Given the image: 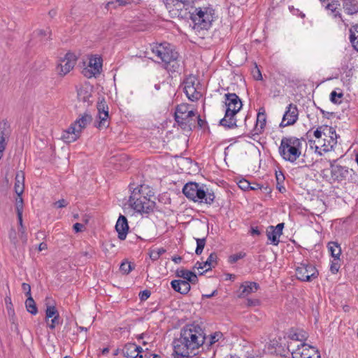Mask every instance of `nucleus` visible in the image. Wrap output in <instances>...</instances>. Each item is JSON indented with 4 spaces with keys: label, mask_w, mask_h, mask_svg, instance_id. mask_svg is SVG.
Listing matches in <instances>:
<instances>
[{
    "label": "nucleus",
    "mask_w": 358,
    "mask_h": 358,
    "mask_svg": "<svg viewBox=\"0 0 358 358\" xmlns=\"http://www.w3.org/2000/svg\"><path fill=\"white\" fill-rule=\"evenodd\" d=\"M59 313L54 306H48L45 310V318L46 320H48L50 318L55 317V316H58Z\"/></svg>",
    "instance_id": "40"
},
{
    "label": "nucleus",
    "mask_w": 358,
    "mask_h": 358,
    "mask_svg": "<svg viewBox=\"0 0 358 358\" xmlns=\"http://www.w3.org/2000/svg\"><path fill=\"white\" fill-rule=\"evenodd\" d=\"M337 159L330 161L331 182L342 183L352 181L355 172L352 169L336 164Z\"/></svg>",
    "instance_id": "9"
},
{
    "label": "nucleus",
    "mask_w": 358,
    "mask_h": 358,
    "mask_svg": "<svg viewBox=\"0 0 358 358\" xmlns=\"http://www.w3.org/2000/svg\"><path fill=\"white\" fill-rule=\"evenodd\" d=\"M150 294H151L150 292L147 289L141 291L139 293V298L141 301H145L146 299H148L150 297Z\"/></svg>",
    "instance_id": "53"
},
{
    "label": "nucleus",
    "mask_w": 358,
    "mask_h": 358,
    "mask_svg": "<svg viewBox=\"0 0 358 358\" xmlns=\"http://www.w3.org/2000/svg\"><path fill=\"white\" fill-rule=\"evenodd\" d=\"M289 338L294 341H302L303 339L300 337V335L298 333L290 334Z\"/></svg>",
    "instance_id": "61"
},
{
    "label": "nucleus",
    "mask_w": 358,
    "mask_h": 358,
    "mask_svg": "<svg viewBox=\"0 0 358 358\" xmlns=\"http://www.w3.org/2000/svg\"><path fill=\"white\" fill-rule=\"evenodd\" d=\"M143 351L141 346L135 343H129L124 345L122 350V353L127 358H143V355L140 353Z\"/></svg>",
    "instance_id": "20"
},
{
    "label": "nucleus",
    "mask_w": 358,
    "mask_h": 358,
    "mask_svg": "<svg viewBox=\"0 0 358 358\" xmlns=\"http://www.w3.org/2000/svg\"><path fill=\"white\" fill-rule=\"evenodd\" d=\"M284 179H285V177L282 173H280V174L276 173L277 183L279 184L280 182H283Z\"/></svg>",
    "instance_id": "64"
},
{
    "label": "nucleus",
    "mask_w": 358,
    "mask_h": 358,
    "mask_svg": "<svg viewBox=\"0 0 358 358\" xmlns=\"http://www.w3.org/2000/svg\"><path fill=\"white\" fill-rule=\"evenodd\" d=\"M76 63V56L71 52L66 53L65 57L60 59V62L57 66V70L59 74L62 76L67 74L73 69Z\"/></svg>",
    "instance_id": "16"
},
{
    "label": "nucleus",
    "mask_w": 358,
    "mask_h": 358,
    "mask_svg": "<svg viewBox=\"0 0 358 358\" xmlns=\"http://www.w3.org/2000/svg\"><path fill=\"white\" fill-rule=\"evenodd\" d=\"M85 228V226L84 224H81V223H76L73 224V229L76 232H80L82 231Z\"/></svg>",
    "instance_id": "58"
},
{
    "label": "nucleus",
    "mask_w": 358,
    "mask_h": 358,
    "mask_svg": "<svg viewBox=\"0 0 358 358\" xmlns=\"http://www.w3.org/2000/svg\"><path fill=\"white\" fill-rule=\"evenodd\" d=\"M117 158L120 161L122 162L123 164H120V167L122 169H127L129 166V161L128 159L127 156L125 154H121L118 156H114L113 157V163H115Z\"/></svg>",
    "instance_id": "37"
},
{
    "label": "nucleus",
    "mask_w": 358,
    "mask_h": 358,
    "mask_svg": "<svg viewBox=\"0 0 358 358\" xmlns=\"http://www.w3.org/2000/svg\"><path fill=\"white\" fill-rule=\"evenodd\" d=\"M54 205L55 207H57L58 208H61L66 207L67 206V202L64 199H60V200L56 201L54 203Z\"/></svg>",
    "instance_id": "55"
},
{
    "label": "nucleus",
    "mask_w": 358,
    "mask_h": 358,
    "mask_svg": "<svg viewBox=\"0 0 358 358\" xmlns=\"http://www.w3.org/2000/svg\"><path fill=\"white\" fill-rule=\"evenodd\" d=\"M152 52L164 63V68L171 72L178 71L180 62L178 53L168 43L157 44L152 48Z\"/></svg>",
    "instance_id": "3"
},
{
    "label": "nucleus",
    "mask_w": 358,
    "mask_h": 358,
    "mask_svg": "<svg viewBox=\"0 0 358 358\" xmlns=\"http://www.w3.org/2000/svg\"><path fill=\"white\" fill-rule=\"evenodd\" d=\"M17 218H18V220H19V224L21 227V228L23 227L22 226V212L21 211V207H17Z\"/></svg>",
    "instance_id": "59"
},
{
    "label": "nucleus",
    "mask_w": 358,
    "mask_h": 358,
    "mask_svg": "<svg viewBox=\"0 0 358 358\" xmlns=\"http://www.w3.org/2000/svg\"><path fill=\"white\" fill-rule=\"evenodd\" d=\"M343 96V93H337L336 91H333L330 94V100L334 103H340L341 101H338L337 98L341 99Z\"/></svg>",
    "instance_id": "46"
},
{
    "label": "nucleus",
    "mask_w": 358,
    "mask_h": 358,
    "mask_svg": "<svg viewBox=\"0 0 358 358\" xmlns=\"http://www.w3.org/2000/svg\"><path fill=\"white\" fill-rule=\"evenodd\" d=\"M101 69V59L97 57H92L90 58L88 66L83 70V73L87 78H92L99 74Z\"/></svg>",
    "instance_id": "17"
},
{
    "label": "nucleus",
    "mask_w": 358,
    "mask_h": 358,
    "mask_svg": "<svg viewBox=\"0 0 358 358\" xmlns=\"http://www.w3.org/2000/svg\"><path fill=\"white\" fill-rule=\"evenodd\" d=\"M252 73L253 78L255 80H262V76L261 71L257 66L252 70Z\"/></svg>",
    "instance_id": "50"
},
{
    "label": "nucleus",
    "mask_w": 358,
    "mask_h": 358,
    "mask_svg": "<svg viewBox=\"0 0 358 358\" xmlns=\"http://www.w3.org/2000/svg\"><path fill=\"white\" fill-rule=\"evenodd\" d=\"M296 278L301 281L310 282L318 276L317 268L308 263H301L296 268Z\"/></svg>",
    "instance_id": "12"
},
{
    "label": "nucleus",
    "mask_w": 358,
    "mask_h": 358,
    "mask_svg": "<svg viewBox=\"0 0 358 358\" xmlns=\"http://www.w3.org/2000/svg\"><path fill=\"white\" fill-rule=\"evenodd\" d=\"M165 252L166 250L163 248L153 249L150 252V257L152 260L156 261Z\"/></svg>",
    "instance_id": "39"
},
{
    "label": "nucleus",
    "mask_w": 358,
    "mask_h": 358,
    "mask_svg": "<svg viewBox=\"0 0 358 358\" xmlns=\"http://www.w3.org/2000/svg\"><path fill=\"white\" fill-rule=\"evenodd\" d=\"M350 42L353 48L358 52V24L350 27Z\"/></svg>",
    "instance_id": "34"
},
{
    "label": "nucleus",
    "mask_w": 358,
    "mask_h": 358,
    "mask_svg": "<svg viewBox=\"0 0 358 358\" xmlns=\"http://www.w3.org/2000/svg\"><path fill=\"white\" fill-rule=\"evenodd\" d=\"M175 120L182 130L190 131L195 127V112L189 104H180L175 111Z\"/></svg>",
    "instance_id": "8"
},
{
    "label": "nucleus",
    "mask_w": 358,
    "mask_h": 358,
    "mask_svg": "<svg viewBox=\"0 0 358 358\" xmlns=\"http://www.w3.org/2000/svg\"><path fill=\"white\" fill-rule=\"evenodd\" d=\"M259 288L258 283L255 282L245 281L239 288V298H245L251 293L256 292Z\"/></svg>",
    "instance_id": "24"
},
{
    "label": "nucleus",
    "mask_w": 358,
    "mask_h": 358,
    "mask_svg": "<svg viewBox=\"0 0 358 358\" xmlns=\"http://www.w3.org/2000/svg\"><path fill=\"white\" fill-rule=\"evenodd\" d=\"M331 255L335 259H339L341 255V248L338 242H329L327 245Z\"/></svg>",
    "instance_id": "33"
},
{
    "label": "nucleus",
    "mask_w": 358,
    "mask_h": 358,
    "mask_svg": "<svg viewBox=\"0 0 358 358\" xmlns=\"http://www.w3.org/2000/svg\"><path fill=\"white\" fill-rule=\"evenodd\" d=\"M182 193L187 198L194 202L212 204L215 200L214 192L204 185H199L196 182H188L182 188Z\"/></svg>",
    "instance_id": "6"
},
{
    "label": "nucleus",
    "mask_w": 358,
    "mask_h": 358,
    "mask_svg": "<svg viewBox=\"0 0 358 358\" xmlns=\"http://www.w3.org/2000/svg\"><path fill=\"white\" fill-rule=\"evenodd\" d=\"M250 234H251V235L259 236L261 234V231L257 227H251Z\"/></svg>",
    "instance_id": "62"
},
{
    "label": "nucleus",
    "mask_w": 358,
    "mask_h": 358,
    "mask_svg": "<svg viewBox=\"0 0 358 358\" xmlns=\"http://www.w3.org/2000/svg\"><path fill=\"white\" fill-rule=\"evenodd\" d=\"M217 264V255L215 252L210 254L206 262H197L194 266V268L199 270H204L203 272H206L215 268Z\"/></svg>",
    "instance_id": "21"
},
{
    "label": "nucleus",
    "mask_w": 358,
    "mask_h": 358,
    "mask_svg": "<svg viewBox=\"0 0 358 358\" xmlns=\"http://www.w3.org/2000/svg\"><path fill=\"white\" fill-rule=\"evenodd\" d=\"M222 334L220 331H217L215 332L213 334H211L208 341L206 343L208 348L211 347L215 343H217L222 337Z\"/></svg>",
    "instance_id": "38"
},
{
    "label": "nucleus",
    "mask_w": 358,
    "mask_h": 358,
    "mask_svg": "<svg viewBox=\"0 0 358 358\" xmlns=\"http://www.w3.org/2000/svg\"><path fill=\"white\" fill-rule=\"evenodd\" d=\"M92 121V117L90 114L85 113L80 117H78L73 123L71 124L75 128L76 132L80 134L83 129H85Z\"/></svg>",
    "instance_id": "25"
},
{
    "label": "nucleus",
    "mask_w": 358,
    "mask_h": 358,
    "mask_svg": "<svg viewBox=\"0 0 358 358\" xmlns=\"http://www.w3.org/2000/svg\"><path fill=\"white\" fill-rule=\"evenodd\" d=\"M206 334L198 324H192L181 329L180 337L173 341L174 351L178 355L189 357L205 344Z\"/></svg>",
    "instance_id": "1"
},
{
    "label": "nucleus",
    "mask_w": 358,
    "mask_h": 358,
    "mask_svg": "<svg viewBox=\"0 0 358 358\" xmlns=\"http://www.w3.org/2000/svg\"><path fill=\"white\" fill-rule=\"evenodd\" d=\"M25 306L27 310L32 315H36L38 313V309L36 305V303L32 298V296L27 297L25 301Z\"/></svg>",
    "instance_id": "36"
},
{
    "label": "nucleus",
    "mask_w": 358,
    "mask_h": 358,
    "mask_svg": "<svg viewBox=\"0 0 358 358\" xmlns=\"http://www.w3.org/2000/svg\"><path fill=\"white\" fill-rule=\"evenodd\" d=\"M133 269L131 264L128 261H124L122 262L120 266V270L124 274H129Z\"/></svg>",
    "instance_id": "42"
},
{
    "label": "nucleus",
    "mask_w": 358,
    "mask_h": 358,
    "mask_svg": "<svg viewBox=\"0 0 358 358\" xmlns=\"http://www.w3.org/2000/svg\"><path fill=\"white\" fill-rule=\"evenodd\" d=\"M301 142L296 137H284L281 140L279 152L282 157L294 162L301 155Z\"/></svg>",
    "instance_id": "7"
},
{
    "label": "nucleus",
    "mask_w": 358,
    "mask_h": 358,
    "mask_svg": "<svg viewBox=\"0 0 358 358\" xmlns=\"http://www.w3.org/2000/svg\"><path fill=\"white\" fill-rule=\"evenodd\" d=\"M266 124V114L265 110L261 108L257 115V120L253 129V135H259L264 131Z\"/></svg>",
    "instance_id": "22"
},
{
    "label": "nucleus",
    "mask_w": 358,
    "mask_h": 358,
    "mask_svg": "<svg viewBox=\"0 0 358 358\" xmlns=\"http://www.w3.org/2000/svg\"><path fill=\"white\" fill-rule=\"evenodd\" d=\"M8 315H9L10 322H11L12 324L14 325L15 330L18 333L19 332L18 325L17 323V318L15 317L14 310L13 309L8 310Z\"/></svg>",
    "instance_id": "44"
},
{
    "label": "nucleus",
    "mask_w": 358,
    "mask_h": 358,
    "mask_svg": "<svg viewBox=\"0 0 358 358\" xmlns=\"http://www.w3.org/2000/svg\"><path fill=\"white\" fill-rule=\"evenodd\" d=\"M317 143L318 145H315V152L320 155H322L323 152L331 151L337 143L336 132L335 131V135L329 134L324 139L318 140Z\"/></svg>",
    "instance_id": "15"
},
{
    "label": "nucleus",
    "mask_w": 358,
    "mask_h": 358,
    "mask_svg": "<svg viewBox=\"0 0 358 358\" xmlns=\"http://www.w3.org/2000/svg\"><path fill=\"white\" fill-rule=\"evenodd\" d=\"M196 248L195 252L196 255H199L202 253L203 248L206 245V238H196Z\"/></svg>",
    "instance_id": "41"
},
{
    "label": "nucleus",
    "mask_w": 358,
    "mask_h": 358,
    "mask_svg": "<svg viewBox=\"0 0 358 358\" xmlns=\"http://www.w3.org/2000/svg\"><path fill=\"white\" fill-rule=\"evenodd\" d=\"M50 324H48V327L51 329H54L56 326L59 325L60 322L59 315L58 316H55V317H52Z\"/></svg>",
    "instance_id": "49"
},
{
    "label": "nucleus",
    "mask_w": 358,
    "mask_h": 358,
    "mask_svg": "<svg viewBox=\"0 0 358 358\" xmlns=\"http://www.w3.org/2000/svg\"><path fill=\"white\" fill-rule=\"evenodd\" d=\"M171 285L174 291L183 295L187 294L191 289V286L187 280H173L171 282Z\"/></svg>",
    "instance_id": "27"
},
{
    "label": "nucleus",
    "mask_w": 358,
    "mask_h": 358,
    "mask_svg": "<svg viewBox=\"0 0 358 358\" xmlns=\"http://www.w3.org/2000/svg\"><path fill=\"white\" fill-rule=\"evenodd\" d=\"M250 184L247 180L245 179H242L241 180L238 182V187L244 190V191H246V190H248L250 189Z\"/></svg>",
    "instance_id": "48"
},
{
    "label": "nucleus",
    "mask_w": 358,
    "mask_h": 358,
    "mask_svg": "<svg viewBox=\"0 0 358 358\" xmlns=\"http://www.w3.org/2000/svg\"><path fill=\"white\" fill-rule=\"evenodd\" d=\"M192 271L187 269H178L176 271V276L182 278V280H187Z\"/></svg>",
    "instance_id": "43"
},
{
    "label": "nucleus",
    "mask_w": 358,
    "mask_h": 358,
    "mask_svg": "<svg viewBox=\"0 0 358 358\" xmlns=\"http://www.w3.org/2000/svg\"><path fill=\"white\" fill-rule=\"evenodd\" d=\"M37 32H38V34L41 36H48L49 37L51 34V31L50 30L49 28H47L45 30L40 29Z\"/></svg>",
    "instance_id": "57"
},
{
    "label": "nucleus",
    "mask_w": 358,
    "mask_h": 358,
    "mask_svg": "<svg viewBox=\"0 0 358 358\" xmlns=\"http://www.w3.org/2000/svg\"><path fill=\"white\" fill-rule=\"evenodd\" d=\"M24 174L22 172L17 173L15 176L14 189L15 193L18 195V196H20L24 192Z\"/></svg>",
    "instance_id": "31"
},
{
    "label": "nucleus",
    "mask_w": 358,
    "mask_h": 358,
    "mask_svg": "<svg viewBox=\"0 0 358 358\" xmlns=\"http://www.w3.org/2000/svg\"><path fill=\"white\" fill-rule=\"evenodd\" d=\"M302 350L299 352H293V358H320L318 350L306 343L301 344Z\"/></svg>",
    "instance_id": "18"
},
{
    "label": "nucleus",
    "mask_w": 358,
    "mask_h": 358,
    "mask_svg": "<svg viewBox=\"0 0 358 358\" xmlns=\"http://www.w3.org/2000/svg\"><path fill=\"white\" fill-rule=\"evenodd\" d=\"M299 117V110L296 105L290 103L286 108V110L280 124V127H285L295 124Z\"/></svg>",
    "instance_id": "14"
},
{
    "label": "nucleus",
    "mask_w": 358,
    "mask_h": 358,
    "mask_svg": "<svg viewBox=\"0 0 358 358\" xmlns=\"http://www.w3.org/2000/svg\"><path fill=\"white\" fill-rule=\"evenodd\" d=\"M21 207V211L22 212L23 208V199L20 196H19V199L16 200V209L17 210V207Z\"/></svg>",
    "instance_id": "63"
},
{
    "label": "nucleus",
    "mask_w": 358,
    "mask_h": 358,
    "mask_svg": "<svg viewBox=\"0 0 358 358\" xmlns=\"http://www.w3.org/2000/svg\"><path fill=\"white\" fill-rule=\"evenodd\" d=\"M245 254L242 253V252L232 255L229 257V262L231 264H234V263L236 262L238 260L243 258L245 257Z\"/></svg>",
    "instance_id": "47"
},
{
    "label": "nucleus",
    "mask_w": 358,
    "mask_h": 358,
    "mask_svg": "<svg viewBox=\"0 0 358 358\" xmlns=\"http://www.w3.org/2000/svg\"><path fill=\"white\" fill-rule=\"evenodd\" d=\"M200 89V83L195 76H189L183 82V91L192 101H198L202 96Z\"/></svg>",
    "instance_id": "11"
},
{
    "label": "nucleus",
    "mask_w": 358,
    "mask_h": 358,
    "mask_svg": "<svg viewBox=\"0 0 358 358\" xmlns=\"http://www.w3.org/2000/svg\"><path fill=\"white\" fill-rule=\"evenodd\" d=\"M323 3V6L325 7L326 9L330 10L334 15V17H341L340 13L338 9V6L339 4L337 1L335 0H321Z\"/></svg>",
    "instance_id": "30"
},
{
    "label": "nucleus",
    "mask_w": 358,
    "mask_h": 358,
    "mask_svg": "<svg viewBox=\"0 0 358 358\" xmlns=\"http://www.w3.org/2000/svg\"><path fill=\"white\" fill-rule=\"evenodd\" d=\"M340 258H334V260L331 262V266H330V271L332 273L335 274L338 271V269L340 268Z\"/></svg>",
    "instance_id": "45"
},
{
    "label": "nucleus",
    "mask_w": 358,
    "mask_h": 358,
    "mask_svg": "<svg viewBox=\"0 0 358 358\" xmlns=\"http://www.w3.org/2000/svg\"><path fill=\"white\" fill-rule=\"evenodd\" d=\"M22 289L23 292L25 293L27 297L31 296V286L25 282L22 284Z\"/></svg>",
    "instance_id": "51"
},
{
    "label": "nucleus",
    "mask_w": 358,
    "mask_h": 358,
    "mask_svg": "<svg viewBox=\"0 0 358 358\" xmlns=\"http://www.w3.org/2000/svg\"><path fill=\"white\" fill-rule=\"evenodd\" d=\"M343 9L348 15H353L358 13V1L356 0H345Z\"/></svg>",
    "instance_id": "32"
},
{
    "label": "nucleus",
    "mask_w": 358,
    "mask_h": 358,
    "mask_svg": "<svg viewBox=\"0 0 358 358\" xmlns=\"http://www.w3.org/2000/svg\"><path fill=\"white\" fill-rule=\"evenodd\" d=\"M194 0H163L169 12L179 11Z\"/></svg>",
    "instance_id": "26"
},
{
    "label": "nucleus",
    "mask_w": 358,
    "mask_h": 358,
    "mask_svg": "<svg viewBox=\"0 0 358 358\" xmlns=\"http://www.w3.org/2000/svg\"><path fill=\"white\" fill-rule=\"evenodd\" d=\"M154 192L146 185H141L133 189L129 199V206L135 212L143 214H150L154 211L156 206Z\"/></svg>",
    "instance_id": "2"
},
{
    "label": "nucleus",
    "mask_w": 358,
    "mask_h": 358,
    "mask_svg": "<svg viewBox=\"0 0 358 358\" xmlns=\"http://www.w3.org/2000/svg\"><path fill=\"white\" fill-rule=\"evenodd\" d=\"M152 52L164 63V68L171 72L178 71L180 62L178 53L168 43L157 44L152 48Z\"/></svg>",
    "instance_id": "4"
},
{
    "label": "nucleus",
    "mask_w": 358,
    "mask_h": 358,
    "mask_svg": "<svg viewBox=\"0 0 358 358\" xmlns=\"http://www.w3.org/2000/svg\"><path fill=\"white\" fill-rule=\"evenodd\" d=\"M262 188H264L265 190H268V192H270V189L268 187H264L263 185H262L259 183L250 184V189L258 190V189H262Z\"/></svg>",
    "instance_id": "52"
},
{
    "label": "nucleus",
    "mask_w": 358,
    "mask_h": 358,
    "mask_svg": "<svg viewBox=\"0 0 358 358\" xmlns=\"http://www.w3.org/2000/svg\"><path fill=\"white\" fill-rule=\"evenodd\" d=\"M12 134L10 124L7 120L0 122V159L3 156L10 136Z\"/></svg>",
    "instance_id": "13"
},
{
    "label": "nucleus",
    "mask_w": 358,
    "mask_h": 358,
    "mask_svg": "<svg viewBox=\"0 0 358 358\" xmlns=\"http://www.w3.org/2000/svg\"><path fill=\"white\" fill-rule=\"evenodd\" d=\"M80 136L78 132H76L75 128L70 126L68 129L63 131L62 139L68 143L76 141Z\"/></svg>",
    "instance_id": "28"
},
{
    "label": "nucleus",
    "mask_w": 358,
    "mask_h": 358,
    "mask_svg": "<svg viewBox=\"0 0 358 358\" xmlns=\"http://www.w3.org/2000/svg\"><path fill=\"white\" fill-rule=\"evenodd\" d=\"M259 303H260V301L258 299H247V306H259Z\"/></svg>",
    "instance_id": "56"
},
{
    "label": "nucleus",
    "mask_w": 358,
    "mask_h": 358,
    "mask_svg": "<svg viewBox=\"0 0 358 358\" xmlns=\"http://www.w3.org/2000/svg\"><path fill=\"white\" fill-rule=\"evenodd\" d=\"M224 99L225 113L220 121V125L227 129L236 128L238 127L236 115L242 108V101L235 93L225 94Z\"/></svg>",
    "instance_id": "5"
},
{
    "label": "nucleus",
    "mask_w": 358,
    "mask_h": 358,
    "mask_svg": "<svg viewBox=\"0 0 358 358\" xmlns=\"http://www.w3.org/2000/svg\"><path fill=\"white\" fill-rule=\"evenodd\" d=\"M213 10L198 8L190 14V18L196 26L201 29H208L213 20Z\"/></svg>",
    "instance_id": "10"
},
{
    "label": "nucleus",
    "mask_w": 358,
    "mask_h": 358,
    "mask_svg": "<svg viewBox=\"0 0 358 358\" xmlns=\"http://www.w3.org/2000/svg\"><path fill=\"white\" fill-rule=\"evenodd\" d=\"M97 110L99 122L96 127L99 129L106 127L108 126V107L104 100L98 102Z\"/></svg>",
    "instance_id": "19"
},
{
    "label": "nucleus",
    "mask_w": 358,
    "mask_h": 358,
    "mask_svg": "<svg viewBox=\"0 0 358 358\" xmlns=\"http://www.w3.org/2000/svg\"><path fill=\"white\" fill-rule=\"evenodd\" d=\"M187 281L189 282V285H190V283L193 285L196 284L198 282V278L196 273L192 271Z\"/></svg>",
    "instance_id": "54"
},
{
    "label": "nucleus",
    "mask_w": 358,
    "mask_h": 358,
    "mask_svg": "<svg viewBox=\"0 0 358 358\" xmlns=\"http://www.w3.org/2000/svg\"><path fill=\"white\" fill-rule=\"evenodd\" d=\"M284 228V223H279L275 227H273V229L276 231V232L279 233L280 235L282 234V229Z\"/></svg>",
    "instance_id": "60"
},
{
    "label": "nucleus",
    "mask_w": 358,
    "mask_h": 358,
    "mask_svg": "<svg viewBox=\"0 0 358 358\" xmlns=\"http://www.w3.org/2000/svg\"><path fill=\"white\" fill-rule=\"evenodd\" d=\"M329 134L335 135V129L327 125L319 127L313 133L314 136L318 140H321L322 136L327 137Z\"/></svg>",
    "instance_id": "29"
},
{
    "label": "nucleus",
    "mask_w": 358,
    "mask_h": 358,
    "mask_svg": "<svg viewBox=\"0 0 358 358\" xmlns=\"http://www.w3.org/2000/svg\"><path fill=\"white\" fill-rule=\"evenodd\" d=\"M115 229L118 234V238L123 241L126 238L129 230L127 219L125 216L120 215L115 224Z\"/></svg>",
    "instance_id": "23"
},
{
    "label": "nucleus",
    "mask_w": 358,
    "mask_h": 358,
    "mask_svg": "<svg viewBox=\"0 0 358 358\" xmlns=\"http://www.w3.org/2000/svg\"><path fill=\"white\" fill-rule=\"evenodd\" d=\"M266 236L269 241H271V243L274 245H278L280 240L279 238L281 236L279 233L276 232V231L273 229V226H270L266 230Z\"/></svg>",
    "instance_id": "35"
}]
</instances>
